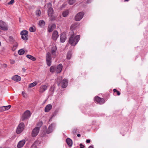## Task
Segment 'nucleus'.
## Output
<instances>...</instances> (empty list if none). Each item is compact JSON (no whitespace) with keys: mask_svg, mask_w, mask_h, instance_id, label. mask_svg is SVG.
<instances>
[{"mask_svg":"<svg viewBox=\"0 0 148 148\" xmlns=\"http://www.w3.org/2000/svg\"><path fill=\"white\" fill-rule=\"evenodd\" d=\"M58 53L57 52V48L55 45H53L52 47L51 50V54L49 53H47L46 55V60L47 65L48 66H50L51 65V56L53 58H55L58 55Z\"/></svg>","mask_w":148,"mask_h":148,"instance_id":"1","label":"nucleus"},{"mask_svg":"<svg viewBox=\"0 0 148 148\" xmlns=\"http://www.w3.org/2000/svg\"><path fill=\"white\" fill-rule=\"evenodd\" d=\"M75 30H71L69 32V35L70 37L69 39V43L73 46H75L79 41L80 36L79 35L75 36V34L74 33Z\"/></svg>","mask_w":148,"mask_h":148,"instance_id":"2","label":"nucleus"},{"mask_svg":"<svg viewBox=\"0 0 148 148\" xmlns=\"http://www.w3.org/2000/svg\"><path fill=\"white\" fill-rule=\"evenodd\" d=\"M51 3H49L47 4L48 7H49L48 10V15L49 17L50 20L52 21L55 19L56 16L54 15L53 10V8L51 7Z\"/></svg>","mask_w":148,"mask_h":148,"instance_id":"3","label":"nucleus"},{"mask_svg":"<svg viewBox=\"0 0 148 148\" xmlns=\"http://www.w3.org/2000/svg\"><path fill=\"white\" fill-rule=\"evenodd\" d=\"M31 116L30 112L29 110H27L25 111L22 116L21 120L22 121H24L26 119L29 118Z\"/></svg>","mask_w":148,"mask_h":148,"instance_id":"4","label":"nucleus"},{"mask_svg":"<svg viewBox=\"0 0 148 148\" xmlns=\"http://www.w3.org/2000/svg\"><path fill=\"white\" fill-rule=\"evenodd\" d=\"M25 127L24 124L23 123H21L18 126L17 130L16 132L17 134H20L21 133L24 129Z\"/></svg>","mask_w":148,"mask_h":148,"instance_id":"5","label":"nucleus"},{"mask_svg":"<svg viewBox=\"0 0 148 148\" xmlns=\"http://www.w3.org/2000/svg\"><path fill=\"white\" fill-rule=\"evenodd\" d=\"M0 29L5 31L8 29V25L5 23L1 20H0Z\"/></svg>","mask_w":148,"mask_h":148,"instance_id":"6","label":"nucleus"},{"mask_svg":"<svg viewBox=\"0 0 148 148\" xmlns=\"http://www.w3.org/2000/svg\"><path fill=\"white\" fill-rule=\"evenodd\" d=\"M40 130L39 127H36L32 130V136L33 137H35L38 134Z\"/></svg>","mask_w":148,"mask_h":148,"instance_id":"7","label":"nucleus"},{"mask_svg":"<svg viewBox=\"0 0 148 148\" xmlns=\"http://www.w3.org/2000/svg\"><path fill=\"white\" fill-rule=\"evenodd\" d=\"M28 32L27 30H23L21 31V34L22 36V38L23 40H27L28 39Z\"/></svg>","mask_w":148,"mask_h":148,"instance_id":"8","label":"nucleus"},{"mask_svg":"<svg viewBox=\"0 0 148 148\" xmlns=\"http://www.w3.org/2000/svg\"><path fill=\"white\" fill-rule=\"evenodd\" d=\"M84 13L83 12H80L78 13L75 16V20L76 21L80 20L83 17Z\"/></svg>","mask_w":148,"mask_h":148,"instance_id":"9","label":"nucleus"},{"mask_svg":"<svg viewBox=\"0 0 148 148\" xmlns=\"http://www.w3.org/2000/svg\"><path fill=\"white\" fill-rule=\"evenodd\" d=\"M94 100L95 102H97L100 104H103L105 102V101L104 99L98 97H95Z\"/></svg>","mask_w":148,"mask_h":148,"instance_id":"10","label":"nucleus"},{"mask_svg":"<svg viewBox=\"0 0 148 148\" xmlns=\"http://www.w3.org/2000/svg\"><path fill=\"white\" fill-rule=\"evenodd\" d=\"M47 88V86L46 85H42L40 87L39 92L42 93L44 92Z\"/></svg>","mask_w":148,"mask_h":148,"instance_id":"11","label":"nucleus"},{"mask_svg":"<svg viewBox=\"0 0 148 148\" xmlns=\"http://www.w3.org/2000/svg\"><path fill=\"white\" fill-rule=\"evenodd\" d=\"M59 36L58 34L57 31L55 30L53 31L52 34L53 39L54 40H56Z\"/></svg>","mask_w":148,"mask_h":148,"instance_id":"12","label":"nucleus"},{"mask_svg":"<svg viewBox=\"0 0 148 148\" xmlns=\"http://www.w3.org/2000/svg\"><path fill=\"white\" fill-rule=\"evenodd\" d=\"M55 127V124L53 123L52 124L50 125L47 131V133L49 134L51 133L53 131Z\"/></svg>","mask_w":148,"mask_h":148,"instance_id":"13","label":"nucleus"},{"mask_svg":"<svg viewBox=\"0 0 148 148\" xmlns=\"http://www.w3.org/2000/svg\"><path fill=\"white\" fill-rule=\"evenodd\" d=\"M25 140H22L20 141L17 144V147L18 148L22 147L25 144Z\"/></svg>","mask_w":148,"mask_h":148,"instance_id":"14","label":"nucleus"},{"mask_svg":"<svg viewBox=\"0 0 148 148\" xmlns=\"http://www.w3.org/2000/svg\"><path fill=\"white\" fill-rule=\"evenodd\" d=\"M56 27V25L54 24H52L48 26V31L49 32H51L53 29H55Z\"/></svg>","mask_w":148,"mask_h":148,"instance_id":"15","label":"nucleus"},{"mask_svg":"<svg viewBox=\"0 0 148 148\" xmlns=\"http://www.w3.org/2000/svg\"><path fill=\"white\" fill-rule=\"evenodd\" d=\"M62 87L63 88H65L67 86L68 82L66 80L63 79L61 82Z\"/></svg>","mask_w":148,"mask_h":148,"instance_id":"16","label":"nucleus"},{"mask_svg":"<svg viewBox=\"0 0 148 148\" xmlns=\"http://www.w3.org/2000/svg\"><path fill=\"white\" fill-rule=\"evenodd\" d=\"M62 65L61 64H60L57 66L56 70V72L57 73H60L62 71Z\"/></svg>","mask_w":148,"mask_h":148,"instance_id":"17","label":"nucleus"},{"mask_svg":"<svg viewBox=\"0 0 148 148\" xmlns=\"http://www.w3.org/2000/svg\"><path fill=\"white\" fill-rule=\"evenodd\" d=\"M52 106L51 104H49L45 107V112H49L52 108Z\"/></svg>","mask_w":148,"mask_h":148,"instance_id":"18","label":"nucleus"},{"mask_svg":"<svg viewBox=\"0 0 148 148\" xmlns=\"http://www.w3.org/2000/svg\"><path fill=\"white\" fill-rule=\"evenodd\" d=\"M12 79L15 81L18 82L21 80V78L18 75H15L12 77Z\"/></svg>","mask_w":148,"mask_h":148,"instance_id":"19","label":"nucleus"},{"mask_svg":"<svg viewBox=\"0 0 148 148\" xmlns=\"http://www.w3.org/2000/svg\"><path fill=\"white\" fill-rule=\"evenodd\" d=\"M66 38V35L64 34H62L60 36V40L61 42H64Z\"/></svg>","mask_w":148,"mask_h":148,"instance_id":"20","label":"nucleus"},{"mask_svg":"<svg viewBox=\"0 0 148 148\" xmlns=\"http://www.w3.org/2000/svg\"><path fill=\"white\" fill-rule=\"evenodd\" d=\"M66 142L68 145L70 147H71L73 144L72 140L69 138H68L66 140Z\"/></svg>","mask_w":148,"mask_h":148,"instance_id":"21","label":"nucleus"},{"mask_svg":"<svg viewBox=\"0 0 148 148\" xmlns=\"http://www.w3.org/2000/svg\"><path fill=\"white\" fill-rule=\"evenodd\" d=\"M38 24L40 27H42L44 26L45 23L43 20H41L39 21Z\"/></svg>","mask_w":148,"mask_h":148,"instance_id":"22","label":"nucleus"},{"mask_svg":"<svg viewBox=\"0 0 148 148\" xmlns=\"http://www.w3.org/2000/svg\"><path fill=\"white\" fill-rule=\"evenodd\" d=\"M36 27L34 26H33L29 28V31L31 32H34L36 31Z\"/></svg>","mask_w":148,"mask_h":148,"instance_id":"23","label":"nucleus"},{"mask_svg":"<svg viewBox=\"0 0 148 148\" xmlns=\"http://www.w3.org/2000/svg\"><path fill=\"white\" fill-rule=\"evenodd\" d=\"M27 57L29 59H31L33 61L36 60V58L35 57H34L32 56L29 55H27Z\"/></svg>","mask_w":148,"mask_h":148,"instance_id":"24","label":"nucleus"},{"mask_svg":"<svg viewBox=\"0 0 148 148\" xmlns=\"http://www.w3.org/2000/svg\"><path fill=\"white\" fill-rule=\"evenodd\" d=\"M37 84V82H34L33 83L30 84H29V87L30 88L36 85Z\"/></svg>","mask_w":148,"mask_h":148,"instance_id":"25","label":"nucleus"},{"mask_svg":"<svg viewBox=\"0 0 148 148\" xmlns=\"http://www.w3.org/2000/svg\"><path fill=\"white\" fill-rule=\"evenodd\" d=\"M71 52H69L67 54V58L68 59H70L71 58Z\"/></svg>","mask_w":148,"mask_h":148,"instance_id":"26","label":"nucleus"},{"mask_svg":"<svg viewBox=\"0 0 148 148\" xmlns=\"http://www.w3.org/2000/svg\"><path fill=\"white\" fill-rule=\"evenodd\" d=\"M25 51L23 49H21L18 51V54L20 55H22L24 54Z\"/></svg>","mask_w":148,"mask_h":148,"instance_id":"27","label":"nucleus"},{"mask_svg":"<svg viewBox=\"0 0 148 148\" xmlns=\"http://www.w3.org/2000/svg\"><path fill=\"white\" fill-rule=\"evenodd\" d=\"M69 12L68 10L64 11L63 12L62 15L64 17L66 16L68 14Z\"/></svg>","mask_w":148,"mask_h":148,"instance_id":"28","label":"nucleus"},{"mask_svg":"<svg viewBox=\"0 0 148 148\" xmlns=\"http://www.w3.org/2000/svg\"><path fill=\"white\" fill-rule=\"evenodd\" d=\"M36 15L37 16H40L41 12L40 10H38L36 11Z\"/></svg>","mask_w":148,"mask_h":148,"instance_id":"29","label":"nucleus"},{"mask_svg":"<svg viewBox=\"0 0 148 148\" xmlns=\"http://www.w3.org/2000/svg\"><path fill=\"white\" fill-rule=\"evenodd\" d=\"M9 40L12 43H14L15 42L12 36L9 37Z\"/></svg>","mask_w":148,"mask_h":148,"instance_id":"30","label":"nucleus"},{"mask_svg":"<svg viewBox=\"0 0 148 148\" xmlns=\"http://www.w3.org/2000/svg\"><path fill=\"white\" fill-rule=\"evenodd\" d=\"M4 108H5V110H9L11 107V106L8 105L7 106H4Z\"/></svg>","mask_w":148,"mask_h":148,"instance_id":"31","label":"nucleus"},{"mask_svg":"<svg viewBox=\"0 0 148 148\" xmlns=\"http://www.w3.org/2000/svg\"><path fill=\"white\" fill-rule=\"evenodd\" d=\"M18 46V43L16 42H15V44L13 45V49H14V50H15L16 48H17V47Z\"/></svg>","mask_w":148,"mask_h":148,"instance_id":"32","label":"nucleus"},{"mask_svg":"<svg viewBox=\"0 0 148 148\" xmlns=\"http://www.w3.org/2000/svg\"><path fill=\"white\" fill-rule=\"evenodd\" d=\"M50 72H54L55 71V68L53 66H51L50 68Z\"/></svg>","mask_w":148,"mask_h":148,"instance_id":"33","label":"nucleus"},{"mask_svg":"<svg viewBox=\"0 0 148 148\" xmlns=\"http://www.w3.org/2000/svg\"><path fill=\"white\" fill-rule=\"evenodd\" d=\"M75 1L74 0H69V3L70 5H72L74 3Z\"/></svg>","mask_w":148,"mask_h":148,"instance_id":"34","label":"nucleus"},{"mask_svg":"<svg viewBox=\"0 0 148 148\" xmlns=\"http://www.w3.org/2000/svg\"><path fill=\"white\" fill-rule=\"evenodd\" d=\"M5 111V108L4 106L0 107V112H3Z\"/></svg>","mask_w":148,"mask_h":148,"instance_id":"35","label":"nucleus"},{"mask_svg":"<svg viewBox=\"0 0 148 148\" xmlns=\"http://www.w3.org/2000/svg\"><path fill=\"white\" fill-rule=\"evenodd\" d=\"M22 95L23 97H27V94L23 91L22 92Z\"/></svg>","mask_w":148,"mask_h":148,"instance_id":"36","label":"nucleus"},{"mask_svg":"<svg viewBox=\"0 0 148 148\" xmlns=\"http://www.w3.org/2000/svg\"><path fill=\"white\" fill-rule=\"evenodd\" d=\"M14 2V0H11L8 3V4H12Z\"/></svg>","mask_w":148,"mask_h":148,"instance_id":"37","label":"nucleus"},{"mask_svg":"<svg viewBox=\"0 0 148 148\" xmlns=\"http://www.w3.org/2000/svg\"><path fill=\"white\" fill-rule=\"evenodd\" d=\"M31 148H37L36 146L35 143H34L31 147Z\"/></svg>","mask_w":148,"mask_h":148,"instance_id":"38","label":"nucleus"},{"mask_svg":"<svg viewBox=\"0 0 148 148\" xmlns=\"http://www.w3.org/2000/svg\"><path fill=\"white\" fill-rule=\"evenodd\" d=\"M42 122H40L38 123L37 125L40 127L42 126Z\"/></svg>","mask_w":148,"mask_h":148,"instance_id":"39","label":"nucleus"},{"mask_svg":"<svg viewBox=\"0 0 148 148\" xmlns=\"http://www.w3.org/2000/svg\"><path fill=\"white\" fill-rule=\"evenodd\" d=\"M80 148H84V146L82 144H80Z\"/></svg>","mask_w":148,"mask_h":148,"instance_id":"40","label":"nucleus"},{"mask_svg":"<svg viewBox=\"0 0 148 148\" xmlns=\"http://www.w3.org/2000/svg\"><path fill=\"white\" fill-rule=\"evenodd\" d=\"M90 142V140L89 139H87L86 140V142L87 143H89Z\"/></svg>","mask_w":148,"mask_h":148,"instance_id":"41","label":"nucleus"},{"mask_svg":"<svg viewBox=\"0 0 148 148\" xmlns=\"http://www.w3.org/2000/svg\"><path fill=\"white\" fill-rule=\"evenodd\" d=\"M116 93H117V94L118 95H120V92L119 91H118L117 92H116Z\"/></svg>","mask_w":148,"mask_h":148,"instance_id":"42","label":"nucleus"},{"mask_svg":"<svg viewBox=\"0 0 148 148\" xmlns=\"http://www.w3.org/2000/svg\"><path fill=\"white\" fill-rule=\"evenodd\" d=\"M118 90L116 89H114L113 90V91L114 92H116Z\"/></svg>","mask_w":148,"mask_h":148,"instance_id":"43","label":"nucleus"},{"mask_svg":"<svg viewBox=\"0 0 148 148\" xmlns=\"http://www.w3.org/2000/svg\"><path fill=\"white\" fill-rule=\"evenodd\" d=\"M89 148H93V145L90 146L89 147Z\"/></svg>","mask_w":148,"mask_h":148,"instance_id":"44","label":"nucleus"},{"mask_svg":"<svg viewBox=\"0 0 148 148\" xmlns=\"http://www.w3.org/2000/svg\"><path fill=\"white\" fill-rule=\"evenodd\" d=\"M77 136L78 137H79L80 136V134H77Z\"/></svg>","mask_w":148,"mask_h":148,"instance_id":"45","label":"nucleus"},{"mask_svg":"<svg viewBox=\"0 0 148 148\" xmlns=\"http://www.w3.org/2000/svg\"><path fill=\"white\" fill-rule=\"evenodd\" d=\"M23 69V71L24 72H25V69H24V68H23V69Z\"/></svg>","mask_w":148,"mask_h":148,"instance_id":"46","label":"nucleus"},{"mask_svg":"<svg viewBox=\"0 0 148 148\" xmlns=\"http://www.w3.org/2000/svg\"><path fill=\"white\" fill-rule=\"evenodd\" d=\"M129 0H125V1H128Z\"/></svg>","mask_w":148,"mask_h":148,"instance_id":"47","label":"nucleus"},{"mask_svg":"<svg viewBox=\"0 0 148 148\" xmlns=\"http://www.w3.org/2000/svg\"><path fill=\"white\" fill-rule=\"evenodd\" d=\"M14 63V61H13V63H12V64Z\"/></svg>","mask_w":148,"mask_h":148,"instance_id":"48","label":"nucleus"},{"mask_svg":"<svg viewBox=\"0 0 148 148\" xmlns=\"http://www.w3.org/2000/svg\"><path fill=\"white\" fill-rule=\"evenodd\" d=\"M0 148H2L1 147H0Z\"/></svg>","mask_w":148,"mask_h":148,"instance_id":"49","label":"nucleus"}]
</instances>
